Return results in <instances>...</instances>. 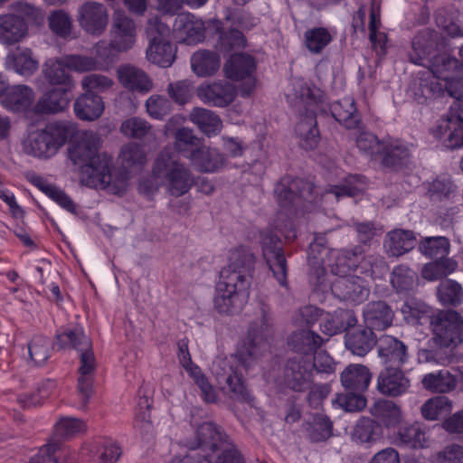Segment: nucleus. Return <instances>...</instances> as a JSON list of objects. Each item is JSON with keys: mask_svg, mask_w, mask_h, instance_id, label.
<instances>
[{"mask_svg": "<svg viewBox=\"0 0 463 463\" xmlns=\"http://www.w3.org/2000/svg\"><path fill=\"white\" fill-rule=\"evenodd\" d=\"M100 138L93 132H84L68 147L69 159L80 173L81 182L90 186L101 185L116 194L127 190V176L114 181L111 157L99 154Z\"/></svg>", "mask_w": 463, "mask_h": 463, "instance_id": "obj_1", "label": "nucleus"}, {"mask_svg": "<svg viewBox=\"0 0 463 463\" xmlns=\"http://www.w3.org/2000/svg\"><path fill=\"white\" fill-rule=\"evenodd\" d=\"M270 307L260 303L257 317L250 324L247 336L237 354V362L246 371L250 369L257 360L264 355L269 348V338L273 326Z\"/></svg>", "mask_w": 463, "mask_h": 463, "instance_id": "obj_2", "label": "nucleus"}, {"mask_svg": "<svg viewBox=\"0 0 463 463\" xmlns=\"http://www.w3.org/2000/svg\"><path fill=\"white\" fill-rule=\"evenodd\" d=\"M293 105L298 111V121L295 132L299 138V145L306 150H314L320 142L316 109L317 98L307 84H300L295 90Z\"/></svg>", "mask_w": 463, "mask_h": 463, "instance_id": "obj_3", "label": "nucleus"}, {"mask_svg": "<svg viewBox=\"0 0 463 463\" xmlns=\"http://www.w3.org/2000/svg\"><path fill=\"white\" fill-rule=\"evenodd\" d=\"M152 172L155 177L162 179L168 192L179 197L192 188L194 178L191 171L176 157L171 147H165L155 159Z\"/></svg>", "mask_w": 463, "mask_h": 463, "instance_id": "obj_4", "label": "nucleus"}, {"mask_svg": "<svg viewBox=\"0 0 463 463\" xmlns=\"http://www.w3.org/2000/svg\"><path fill=\"white\" fill-rule=\"evenodd\" d=\"M255 262L249 248H236L231 252L228 265L221 270L217 284L249 298Z\"/></svg>", "mask_w": 463, "mask_h": 463, "instance_id": "obj_5", "label": "nucleus"}, {"mask_svg": "<svg viewBox=\"0 0 463 463\" xmlns=\"http://www.w3.org/2000/svg\"><path fill=\"white\" fill-rule=\"evenodd\" d=\"M75 132L73 125L58 121L48 124L43 130L31 133L24 142L28 155L48 158L57 153Z\"/></svg>", "mask_w": 463, "mask_h": 463, "instance_id": "obj_6", "label": "nucleus"}, {"mask_svg": "<svg viewBox=\"0 0 463 463\" xmlns=\"http://www.w3.org/2000/svg\"><path fill=\"white\" fill-rule=\"evenodd\" d=\"M430 327L434 343L455 349L463 341V318L456 311H439L432 315Z\"/></svg>", "mask_w": 463, "mask_h": 463, "instance_id": "obj_7", "label": "nucleus"}, {"mask_svg": "<svg viewBox=\"0 0 463 463\" xmlns=\"http://www.w3.org/2000/svg\"><path fill=\"white\" fill-rule=\"evenodd\" d=\"M212 373L216 377L219 384L224 383L232 393V399L247 403L250 407L255 406V398L244 383L240 373L228 359L218 358L213 361Z\"/></svg>", "mask_w": 463, "mask_h": 463, "instance_id": "obj_8", "label": "nucleus"}, {"mask_svg": "<svg viewBox=\"0 0 463 463\" xmlns=\"http://www.w3.org/2000/svg\"><path fill=\"white\" fill-rule=\"evenodd\" d=\"M263 257L273 273L278 283L284 288L288 287V262L284 253L282 241L271 231L260 233Z\"/></svg>", "mask_w": 463, "mask_h": 463, "instance_id": "obj_9", "label": "nucleus"}, {"mask_svg": "<svg viewBox=\"0 0 463 463\" xmlns=\"http://www.w3.org/2000/svg\"><path fill=\"white\" fill-rule=\"evenodd\" d=\"M256 61L248 53L232 54L224 64V72L232 80H245L240 87L239 93L243 98L250 97L256 85L254 72Z\"/></svg>", "mask_w": 463, "mask_h": 463, "instance_id": "obj_10", "label": "nucleus"}, {"mask_svg": "<svg viewBox=\"0 0 463 463\" xmlns=\"http://www.w3.org/2000/svg\"><path fill=\"white\" fill-rule=\"evenodd\" d=\"M315 186L301 178L283 177L276 185L275 194L279 206L289 210L298 205L301 200L310 201Z\"/></svg>", "mask_w": 463, "mask_h": 463, "instance_id": "obj_11", "label": "nucleus"}, {"mask_svg": "<svg viewBox=\"0 0 463 463\" xmlns=\"http://www.w3.org/2000/svg\"><path fill=\"white\" fill-rule=\"evenodd\" d=\"M283 380L285 385L294 392L307 391L313 383L311 360L305 357H294L288 360Z\"/></svg>", "mask_w": 463, "mask_h": 463, "instance_id": "obj_12", "label": "nucleus"}, {"mask_svg": "<svg viewBox=\"0 0 463 463\" xmlns=\"http://www.w3.org/2000/svg\"><path fill=\"white\" fill-rule=\"evenodd\" d=\"M378 159L383 167L394 172L411 170L413 165L410 146L400 140L384 142Z\"/></svg>", "mask_w": 463, "mask_h": 463, "instance_id": "obj_13", "label": "nucleus"}, {"mask_svg": "<svg viewBox=\"0 0 463 463\" xmlns=\"http://www.w3.org/2000/svg\"><path fill=\"white\" fill-rule=\"evenodd\" d=\"M78 22L88 33L101 34L109 22L108 9L103 4L90 1L79 7Z\"/></svg>", "mask_w": 463, "mask_h": 463, "instance_id": "obj_14", "label": "nucleus"}, {"mask_svg": "<svg viewBox=\"0 0 463 463\" xmlns=\"http://www.w3.org/2000/svg\"><path fill=\"white\" fill-rule=\"evenodd\" d=\"M205 27L201 19L184 12L177 14L173 24V33L179 43L194 45L204 39Z\"/></svg>", "mask_w": 463, "mask_h": 463, "instance_id": "obj_15", "label": "nucleus"}, {"mask_svg": "<svg viewBox=\"0 0 463 463\" xmlns=\"http://www.w3.org/2000/svg\"><path fill=\"white\" fill-rule=\"evenodd\" d=\"M331 290L335 297L343 301L361 303L369 295L365 281L358 276L337 277L331 283Z\"/></svg>", "mask_w": 463, "mask_h": 463, "instance_id": "obj_16", "label": "nucleus"}, {"mask_svg": "<svg viewBox=\"0 0 463 463\" xmlns=\"http://www.w3.org/2000/svg\"><path fill=\"white\" fill-rule=\"evenodd\" d=\"M236 95L234 85L223 80L203 84L197 89L198 98L204 104L212 107H227L234 101Z\"/></svg>", "mask_w": 463, "mask_h": 463, "instance_id": "obj_17", "label": "nucleus"}, {"mask_svg": "<svg viewBox=\"0 0 463 463\" xmlns=\"http://www.w3.org/2000/svg\"><path fill=\"white\" fill-rule=\"evenodd\" d=\"M135 22L123 12H116L113 18V36L109 48L115 52H126L136 42Z\"/></svg>", "mask_w": 463, "mask_h": 463, "instance_id": "obj_18", "label": "nucleus"}, {"mask_svg": "<svg viewBox=\"0 0 463 463\" xmlns=\"http://www.w3.org/2000/svg\"><path fill=\"white\" fill-rule=\"evenodd\" d=\"M377 351L385 367H402L409 360L407 345L392 335L380 337Z\"/></svg>", "mask_w": 463, "mask_h": 463, "instance_id": "obj_19", "label": "nucleus"}, {"mask_svg": "<svg viewBox=\"0 0 463 463\" xmlns=\"http://www.w3.org/2000/svg\"><path fill=\"white\" fill-rule=\"evenodd\" d=\"M402 367H385L377 377V390L385 396L397 397L407 392L411 386L410 379Z\"/></svg>", "mask_w": 463, "mask_h": 463, "instance_id": "obj_20", "label": "nucleus"}, {"mask_svg": "<svg viewBox=\"0 0 463 463\" xmlns=\"http://www.w3.org/2000/svg\"><path fill=\"white\" fill-rule=\"evenodd\" d=\"M363 317L365 326L371 330H385L392 325L394 311L383 300L370 301L364 307Z\"/></svg>", "mask_w": 463, "mask_h": 463, "instance_id": "obj_21", "label": "nucleus"}, {"mask_svg": "<svg viewBox=\"0 0 463 463\" xmlns=\"http://www.w3.org/2000/svg\"><path fill=\"white\" fill-rule=\"evenodd\" d=\"M80 367L78 379V391L82 400V408L85 409L92 394L93 373L96 370V359L92 350V345L86 350H80Z\"/></svg>", "mask_w": 463, "mask_h": 463, "instance_id": "obj_22", "label": "nucleus"}, {"mask_svg": "<svg viewBox=\"0 0 463 463\" xmlns=\"http://www.w3.org/2000/svg\"><path fill=\"white\" fill-rule=\"evenodd\" d=\"M117 73L120 84L132 92L146 94L153 89L151 78L143 70L134 65H120Z\"/></svg>", "mask_w": 463, "mask_h": 463, "instance_id": "obj_23", "label": "nucleus"}, {"mask_svg": "<svg viewBox=\"0 0 463 463\" xmlns=\"http://www.w3.org/2000/svg\"><path fill=\"white\" fill-rule=\"evenodd\" d=\"M376 344V335L370 327H351L345 332V348L354 355L360 357L365 356Z\"/></svg>", "mask_w": 463, "mask_h": 463, "instance_id": "obj_24", "label": "nucleus"}, {"mask_svg": "<svg viewBox=\"0 0 463 463\" xmlns=\"http://www.w3.org/2000/svg\"><path fill=\"white\" fill-rule=\"evenodd\" d=\"M71 99L70 90L66 87L54 88L44 93L32 108L35 114H52L63 111Z\"/></svg>", "mask_w": 463, "mask_h": 463, "instance_id": "obj_25", "label": "nucleus"}, {"mask_svg": "<svg viewBox=\"0 0 463 463\" xmlns=\"http://www.w3.org/2000/svg\"><path fill=\"white\" fill-rule=\"evenodd\" d=\"M28 26L19 15L6 14L0 15V43L14 45L21 42L27 34Z\"/></svg>", "mask_w": 463, "mask_h": 463, "instance_id": "obj_26", "label": "nucleus"}, {"mask_svg": "<svg viewBox=\"0 0 463 463\" xmlns=\"http://www.w3.org/2000/svg\"><path fill=\"white\" fill-rule=\"evenodd\" d=\"M416 245V237L411 230L395 229L386 234L383 247L391 257H400L411 251Z\"/></svg>", "mask_w": 463, "mask_h": 463, "instance_id": "obj_27", "label": "nucleus"}, {"mask_svg": "<svg viewBox=\"0 0 463 463\" xmlns=\"http://www.w3.org/2000/svg\"><path fill=\"white\" fill-rule=\"evenodd\" d=\"M364 253V249L361 245H356L353 249H343L331 252L333 261L329 265L331 272L337 276H345L353 270H356L358 259Z\"/></svg>", "mask_w": 463, "mask_h": 463, "instance_id": "obj_28", "label": "nucleus"}, {"mask_svg": "<svg viewBox=\"0 0 463 463\" xmlns=\"http://www.w3.org/2000/svg\"><path fill=\"white\" fill-rule=\"evenodd\" d=\"M105 109L104 101L99 95L82 93L73 105L76 117L84 121H94L101 117Z\"/></svg>", "mask_w": 463, "mask_h": 463, "instance_id": "obj_29", "label": "nucleus"}, {"mask_svg": "<svg viewBox=\"0 0 463 463\" xmlns=\"http://www.w3.org/2000/svg\"><path fill=\"white\" fill-rule=\"evenodd\" d=\"M454 349L443 345L434 343L431 338L425 347L420 348L417 353L419 364L446 366L453 362Z\"/></svg>", "mask_w": 463, "mask_h": 463, "instance_id": "obj_30", "label": "nucleus"}, {"mask_svg": "<svg viewBox=\"0 0 463 463\" xmlns=\"http://www.w3.org/2000/svg\"><path fill=\"white\" fill-rule=\"evenodd\" d=\"M35 99L33 90L26 85H14L8 87L5 91L2 103L6 109L22 112L27 111L33 105Z\"/></svg>", "mask_w": 463, "mask_h": 463, "instance_id": "obj_31", "label": "nucleus"}, {"mask_svg": "<svg viewBox=\"0 0 463 463\" xmlns=\"http://www.w3.org/2000/svg\"><path fill=\"white\" fill-rule=\"evenodd\" d=\"M372 379L369 369L357 364L347 365L340 374L342 386L345 391L364 392Z\"/></svg>", "mask_w": 463, "mask_h": 463, "instance_id": "obj_32", "label": "nucleus"}, {"mask_svg": "<svg viewBox=\"0 0 463 463\" xmlns=\"http://www.w3.org/2000/svg\"><path fill=\"white\" fill-rule=\"evenodd\" d=\"M248 299L238 292H233V290L219 284L216 285L213 304L220 314L233 315L239 313Z\"/></svg>", "mask_w": 463, "mask_h": 463, "instance_id": "obj_33", "label": "nucleus"}, {"mask_svg": "<svg viewBox=\"0 0 463 463\" xmlns=\"http://www.w3.org/2000/svg\"><path fill=\"white\" fill-rule=\"evenodd\" d=\"M393 443L399 447L423 449L429 446L424 429L417 422L401 426L393 438Z\"/></svg>", "mask_w": 463, "mask_h": 463, "instance_id": "obj_34", "label": "nucleus"}, {"mask_svg": "<svg viewBox=\"0 0 463 463\" xmlns=\"http://www.w3.org/2000/svg\"><path fill=\"white\" fill-rule=\"evenodd\" d=\"M412 52L410 53L411 62L422 66L431 60L430 55L435 52L437 40L435 35L429 31H421L412 39Z\"/></svg>", "mask_w": 463, "mask_h": 463, "instance_id": "obj_35", "label": "nucleus"}, {"mask_svg": "<svg viewBox=\"0 0 463 463\" xmlns=\"http://www.w3.org/2000/svg\"><path fill=\"white\" fill-rule=\"evenodd\" d=\"M357 324L354 312L350 309H338L333 315H327L320 325L321 331L327 335H334Z\"/></svg>", "mask_w": 463, "mask_h": 463, "instance_id": "obj_36", "label": "nucleus"}, {"mask_svg": "<svg viewBox=\"0 0 463 463\" xmlns=\"http://www.w3.org/2000/svg\"><path fill=\"white\" fill-rule=\"evenodd\" d=\"M185 157L200 172H214L223 164L222 156L216 149L206 146L194 149Z\"/></svg>", "mask_w": 463, "mask_h": 463, "instance_id": "obj_37", "label": "nucleus"}, {"mask_svg": "<svg viewBox=\"0 0 463 463\" xmlns=\"http://www.w3.org/2000/svg\"><path fill=\"white\" fill-rule=\"evenodd\" d=\"M332 117L348 129L355 128L360 122L359 115L351 97L334 101L329 107Z\"/></svg>", "mask_w": 463, "mask_h": 463, "instance_id": "obj_38", "label": "nucleus"}, {"mask_svg": "<svg viewBox=\"0 0 463 463\" xmlns=\"http://www.w3.org/2000/svg\"><path fill=\"white\" fill-rule=\"evenodd\" d=\"M55 337L57 345L61 349L72 348L79 352L89 349L92 345L80 326H66Z\"/></svg>", "mask_w": 463, "mask_h": 463, "instance_id": "obj_39", "label": "nucleus"}, {"mask_svg": "<svg viewBox=\"0 0 463 463\" xmlns=\"http://www.w3.org/2000/svg\"><path fill=\"white\" fill-rule=\"evenodd\" d=\"M443 95L444 84L431 73L421 76L413 90V99L419 104H426Z\"/></svg>", "mask_w": 463, "mask_h": 463, "instance_id": "obj_40", "label": "nucleus"}, {"mask_svg": "<svg viewBox=\"0 0 463 463\" xmlns=\"http://www.w3.org/2000/svg\"><path fill=\"white\" fill-rule=\"evenodd\" d=\"M28 180L63 209L71 213H76V206L73 201L64 191L52 184H49L43 176L36 174L29 175Z\"/></svg>", "mask_w": 463, "mask_h": 463, "instance_id": "obj_41", "label": "nucleus"}, {"mask_svg": "<svg viewBox=\"0 0 463 463\" xmlns=\"http://www.w3.org/2000/svg\"><path fill=\"white\" fill-rule=\"evenodd\" d=\"M323 338L310 330H299L294 332L288 340L289 346L297 353L305 355H314L322 346Z\"/></svg>", "mask_w": 463, "mask_h": 463, "instance_id": "obj_42", "label": "nucleus"}, {"mask_svg": "<svg viewBox=\"0 0 463 463\" xmlns=\"http://www.w3.org/2000/svg\"><path fill=\"white\" fill-rule=\"evenodd\" d=\"M462 62L455 57L449 56L446 53L433 55L431 60L428 61V67L430 73L438 80H443L445 83L449 80V73L461 72Z\"/></svg>", "mask_w": 463, "mask_h": 463, "instance_id": "obj_43", "label": "nucleus"}, {"mask_svg": "<svg viewBox=\"0 0 463 463\" xmlns=\"http://www.w3.org/2000/svg\"><path fill=\"white\" fill-rule=\"evenodd\" d=\"M146 58L150 62L168 68L175 59V48L168 40L154 37L146 50Z\"/></svg>", "mask_w": 463, "mask_h": 463, "instance_id": "obj_44", "label": "nucleus"}, {"mask_svg": "<svg viewBox=\"0 0 463 463\" xmlns=\"http://www.w3.org/2000/svg\"><path fill=\"white\" fill-rule=\"evenodd\" d=\"M458 377L448 370L427 373L421 380L423 388L431 392L447 393L454 391L458 385Z\"/></svg>", "mask_w": 463, "mask_h": 463, "instance_id": "obj_45", "label": "nucleus"}, {"mask_svg": "<svg viewBox=\"0 0 463 463\" xmlns=\"http://www.w3.org/2000/svg\"><path fill=\"white\" fill-rule=\"evenodd\" d=\"M6 62L15 72L23 76L33 75L39 66L38 61L33 57L29 48H17L7 55Z\"/></svg>", "mask_w": 463, "mask_h": 463, "instance_id": "obj_46", "label": "nucleus"}, {"mask_svg": "<svg viewBox=\"0 0 463 463\" xmlns=\"http://www.w3.org/2000/svg\"><path fill=\"white\" fill-rule=\"evenodd\" d=\"M189 119L207 136L217 135L222 128L220 117L203 108H194L189 115Z\"/></svg>", "mask_w": 463, "mask_h": 463, "instance_id": "obj_47", "label": "nucleus"}, {"mask_svg": "<svg viewBox=\"0 0 463 463\" xmlns=\"http://www.w3.org/2000/svg\"><path fill=\"white\" fill-rule=\"evenodd\" d=\"M418 274L407 265H398L393 268L390 281L397 293H409L418 286Z\"/></svg>", "mask_w": 463, "mask_h": 463, "instance_id": "obj_48", "label": "nucleus"}, {"mask_svg": "<svg viewBox=\"0 0 463 463\" xmlns=\"http://www.w3.org/2000/svg\"><path fill=\"white\" fill-rule=\"evenodd\" d=\"M197 447L215 451L225 440V435L213 422H203L196 430Z\"/></svg>", "mask_w": 463, "mask_h": 463, "instance_id": "obj_49", "label": "nucleus"}, {"mask_svg": "<svg viewBox=\"0 0 463 463\" xmlns=\"http://www.w3.org/2000/svg\"><path fill=\"white\" fill-rule=\"evenodd\" d=\"M191 64L196 75L200 77L211 76L218 71L220 58L213 52L202 50L193 54Z\"/></svg>", "mask_w": 463, "mask_h": 463, "instance_id": "obj_50", "label": "nucleus"}, {"mask_svg": "<svg viewBox=\"0 0 463 463\" xmlns=\"http://www.w3.org/2000/svg\"><path fill=\"white\" fill-rule=\"evenodd\" d=\"M456 193V184L447 175H439L427 184V195L432 202L449 201Z\"/></svg>", "mask_w": 463, "mask_h": 463, "instance_id": "obj_51", "label": "nucleus"}, {"mask_svg": "<svg viewBox=\"0 0 463 463\" xmlns=\"http://www.w3.org/2000/svg\"><path fill=\"white\" fill-rule=\"evenodd\" d=\"M140 397L137 402V412L134 420V427L139 432L141 437L149 439L154 433V428L150 420V407L151 402L149 398L142 393V388L138 391Z\"/></svg>", "mask_w": 463, "mask_h": 463, "instance_id": "obj_52", "label": "nucleus"}, {"mask_svg": "<svg viewBox=\"0 0 463 463\" xmlns=\"http://www.w3.org/2000/svg\"><path fill=\"white\" fill-rule=\"evenodd\" d=\"M370 412L387 428L399 424L402 420L401 409L392 401L380 400L374 402Z\"/></svg>", "mask_w": 463, "mask_h": 463, "instance_id": "obj_53", "label": "nucleus"}, {"mask_svg": "<svg viewBox=\"0 0 463 463\" xmlns=\"http://www.w3.org/2000/svg\"><path fill=\"white\" fill-rule=\"evenodd\" d=\"M450 123H452L451 118H440L436 127L431 129V133L437 139L447 136L445 145L453 149L463 146V131L459 127L450 126Z\"/></svg>", "mask_w": 463, "mask_h": 463, "instance_id": "obj_54", "label": "nucleus"}, {"mask_svg": "<svg viewBox=\"0 0 463 463\" xmlns=\"http://www.w3.org/2000/svg\"><path fill=\"white\" fill-rule=\"evenodd\" d=\"M306 430L312 442H322L332 436L333 422L326 415L316 413L307 423Z\"/></svg>", "mask_w": 463, "mask_h": 463, "instance_id": "obj_55", "label": "nucleus"}, {"mask_svg": "<svg viewBox=\"0 0 463 463\" xmlns=\"http://www.w3.org/2000/svg\"><path fill=\"white\" fill-rule=\"evenodd\" d=\"M120 132L127 137L134 139L155 138L153 127L144 118L133 117L124 120Z\"/></svg>", "mask_w": 463, "mask_h": 463, "instance_id": "obj_56", "label": "nucleus"}, {"mask_svg": "<svg viewBox=\"0 0 463 463\" xmlns=\"http://www.w3.org/2000/svg\"><path fill=\"white\" fill-rule=\"evenodd\" d=\"M64 57L61 59H50L44 65L43 73L45 80L51 85H60L65 87L71 81V76L66 71Z\"/></svg>", "mask_w": 463, "mask_h": 463, "instance_id": "obj_57", "label": "nucleus"}, {"mask_svg": "<svg viewBox=\"0 0 463 463\" xmlns=\"http://www.w3.org/2000/svg\"><path fill=\"white\" fill-rule=\"evenodd\" d=\"M332 40L331 33L325 27H314L304 33V44L313 54H320Z\"/></svg>", "mask_w": 463, "mask_h": 463, "instance_id": "obj_58", "label": "nucleus"}, {"mask_svg": "<svg viewBox=\"0 0 463 463\" xmlns=\"http://www.w3.org/2000/svg\"><path fill=\"white\" fill-rule=\"evenodd\" d=\"M382 437V428L379 423L370 418H362L355 424L353 438L360 443H372Z\"/></svg>", "mask_w": 463, "mask_h": 463, "instance_id": "obj_59", "label": "nucleus"}, {"mask_svg": "<svg viewBox=\"0 0 463 463\" xmlns=\"http://www.w3.org/2000/svg\"><path fill=\"white\" fill-rule=\"evenodd\" d=\"M122 167L126 170L142 167L146 162V155L142 146L137 143L124 145L118 156Z\"/></svg>", "mask_w": 463, "mask_h": 463, "instance_id": "obj_60", "label": "nucleus"}, {"mask_svg": "<svg viewBox=\"0 0 463 463\" xmlns=\"http://www.w3.org/2000/svg\"><path fill=\"white\" fill-rule=\"evenodd\" d=\"M86 430V424L80 419L71 417H63L55 424L54 440L59 443L61 448V439H70Z\"/></svg>", "mask_w": 463, "mask_h": 463, "instance_id": "obj_61", "label": "nucleus"}, {"mask_svg": "<svg viewBox=\"0 0 463 463\" xmlns=\"http://www.w3.org/2000/svg\"><path fill=\"white\" fill-rule=\"evenodd\" d=\"M419 250L431 259H443L449 252V241L446 237H426L419 244Z\"/></svg>", "mask_w": 463, "mask_h": 463, "instance_id": "obj_62", "label": "nucleus"}, {"mask_svg": "<svg viewBox=\"0 0 463 463\" xmlns=\"http://www.w3.org/2000/svg\"><path fill=\"white\" fill-rule=\"evenodd\" d=\"M452 402L446 396H437L429 399L421 406V414L423 418L429 420H435L440 417H445L450 413Z\"/></svg>", "mask_w": 463, "mask_h": 463, "instance_id": "obj_63", "label": "nucleus"}, {"mask_svg": "<svg viewBox=\"0 0 463 463\" xmlns=\"http://www.w3.org/2000/svg\"><path fill=\"white\" fill-rule=\"evenodd\" d=\"M439 300L443 305L458 306L463 300V288L451 279L441 281L437 288Z\"/></svg>", "mask_w": 463, "mask_h": 463, "instance_id": "obj_64", "label": "nucleus"}]
</instances>
